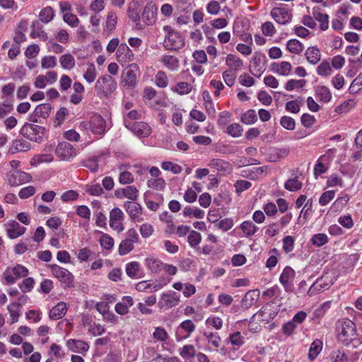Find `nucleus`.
Here are the masks:
<instances>
[{
  "mask_svg": "<svg viewBox=\"0 0 362 362\" xmlns=\"http://www.w3.org/2000/svg\"><path fill=\"white\" fill-rule=\"evenodd\" d=\"M327 276H322L318 278L315 282L310 287L308 293L310 296L315 295L323 290L327 289L331 285L334 284L332 279L327 280Z\"/></svg>",
  "mask_w": 362,
  "mask_h": 362,
  "instance_id": "f3484780",
  "label": "nucleus"
},
{
  "mask_svg": "<svg viewBox=\"0 0 362 362\" xmlns=\"http://www.w3.org/2000/svg\"><path fill=\"white\" fill-rule=\"evenodd\" d=\"M9 238L14 239L25 233L26 228L21 226L16 221H10L5 224Z\"/></svg>",
  "mask_w": 362,
  "mask_h": 362,
  "instance_id": "2eb2a0df",
  "label": "nucleus"
},
{
  "mask_svg": "<svg viewBox=\"0 0 362 362\" xmlns=\"http://www.w3.org/2000/svg\"><path fill=\"white\" fill-rule=\"evenodd\" d=\"M185 42L181 35L173 30L168 33L164 41V47L170 50H177L184 47Z\"/></svg>",
  "mask_w": 362,
  "mask_h": 362,
  "instance_id": "9d476101",
  "label": "nucleus"
},
{
  "mask_svg": "<svg viewBox=\"0 0 362 362\" xmlns=\"http://www.w3.org/2000/svg\"><path fill=\"white\" fill-rule=\"evenodd\" d=\"M322 349V342L320 339H316L313 341L310 345L309 353H308V358L311 361H313L316 358L317 355L320 354Z\"/></svg>",
  "mask_w": 362,
  "mask_h": 362,
  "instance_id": "c85d7f7f",
  "label": "nucleus"
},
{
  "mask_svg": "<svg viewBox=\"0 0 362 362\" xmlns=\"http://www.w3.org/2000/svg\"><path fill=\"white\" fill-rule=\"evenodd\" d=\"M54 160V156L52 153H41L34 156L30 162L32 165L42 163H51Z\"/></svg>",
  "mask_w": 362,
  "mask_h": 362,
  "instance_id": "4c0bfd02",
  "label": "nucleus"
},
{
  "mask_svg": "<svg viewBox=\"0 0 362 362\" xmlns=\"http://www.w3.org/2000/svg\"><path fill=\"white\" fill-rule=\"evenodd\" d=\"M196 325L194 322L190 320H186L182 322L178 329H181L187 332V334L184 337V338H187L190 336V334L195 330Z\"/></svg>",
  "mask_w": 362,
  "mask_h": 362,
  "instance_id": "49530a36",
  "label": "nucleus"
},
{
  "mask_svg": "<svg viewBox=\"0 0 362 362\" xmlns=\"http://www.w3.org/2000/svg\"><path fill=\"white\" fill-rule=\"evenodd\" d=\"M280 124L286 129L293 130L296 127L295 120L288 116H283L280 119Z\"/></svg>",
  "mask_w": 362,
  "mask_h": 362,
  "instance_id": "864d4df0",
  "label": "nucleus"
},
{
  "mask_svg": "<svg viewBox=\"0 0 362 362\" xmlns=\"http://www.w3.org/2000/svg\"><path fill=\"white\" fill-rule=\"evenodd\" d=\"M139 269V264L136 262H129L126 266V273L131 278L136 276Z\"/></svg>",
  "mask_w": 362,
  "mask_h": 362,
  "instance_id": "5fc2aeb1",
  "label": "nucleus"
},
{
  "mask_svg": "<svg viewBox=\"0 0 362 362\" xmlns=\"http://www.w3.org/2000/svg\"><path fill=\"white\" fill-rule=\"evenodd\" d=\"M313 18L320 23V27L322 30H326L329 25V16L320 12L319 7H315L313 9Z\"/></svg>",
  "mask_w": 362,
  "mask_h": 362,
  "instance_id": "5701e85b",
  "label": "nucleus"
},
{
  "mask_svg": "<svg viewBox=\"0 0 362 362\" xmlns=\"http://www.w3.org/2000/svg\"><path fill=\"white\" fill-rule=\"evenodd\" d=\"M179 302L180 295L173 291L169 293H163L158 304L160 308H170L176 306Z\"/></svg>",
  "mask_w": 362,
  "mask_h": 362,
  "instance_id": "a211bd4d",
  "label": "nucleus"
},
{
  "mask_svg": "<svg viewBox=\"0 0 362 362\" xmlns=\"http://www.w3.org/2000/svg\"><path fill=\"white\" fill-rule=\"evenodd\" d=\"M240 228L247 237L253 235L258 228L250 221H245L240 224Z\"/></svg>",
  "mask_w": 362,
  "mask_h": 362,
  "instance_id": "473e14b6",
  "label": "nucleus"
},
{
  "mask_svg": "<svg viewBox=\"0 0 362 362\" xmlns=\"http://www.w3.org/2000/svg\"><path fill=\"white\" fill-rule=\"evenodd\" d=\"M89 126L90 132L94 134L102 135L105 133L106 122L101 115L95 114L90 118Z\"/></svg>",
  "mask_w": 362,
  "mask_h": 362,
  "instance_id": "ddd939ff",
  "label": "nucleus"
},
{
  "mask_svg": "<svg viewBox=\"0 0 362 362\" xmlns=\"http://www.w3.org/2000/svg\"><path fill=\"white\" fill-rule=\"evenodd\" d=\"M59 62L62 68L71 70L75 66L76 61L71 54H65L60 57Z\"/></svg>",
  "mask_w": 362,
  "mask_h": 362,
  "instance_id": "c756f323",
  "label": "nucleus"
},
{
  "mask_svg": "<svg viewBox=\"0 0 362 362\" xmlns=\"http://www.w3.org/2000/svg\"><path fill=\"white\" fill-rule=\"evenodd\" d=\"M54 16V10L50 6H47L41 10L39 14L40 20L45 23L51 21Z\"/></svg>",
  "mask_w": 362,
  "mask_h": 362,
  "instance_id": "58836bf2",
  "label": "nucleus"
},
{
  "mask_svg": "<svg viewBox=\"0 0 362 362\" xmlns=\"http://www.w3.org/2000/svg\"><path fill=\"white\" fill-rule=\"evenodd\" d=\"M274 20L279 24H286L291 19V13L285 8L274 7L271 11Z\"/></svg>",
  "mask_w": 362,
  "mask_h": 362,
  "instance_id": "4468645a",
  "label": "nucleus"
},
{
  "mask_svg": "<svg viewBox=\"0 0 362 362\" xmlns=\"http://www.w3.org/2000/svg\"><path fill=\"white\" fill-rule=\"evenodd\" d=\"M257 120V116L255 110L250 109L241 116V122L246 124H254Z\"/></svg>",
  "mask_w": 362,
  "mask_h": 362,
  "instance_id": "79ce46f5",
  "label": "nucleus"
},
{
  "mask_svg": "<svg viewBox=\"0 0 362 362\" xmlns=\"http://www.w3.org/2000/svg\"><path fill=\"white\" fill-rule=\"evenodd\" d=\"M332 68L329 63L324 60L317 68V73L320 76H327L331 74Z\"/></svg>",
  "mask_w": 362,
  "mask_h": 362,
  "instance_id": "8fccbe9b",
  "label": "nucleus"
},
{
  "mask_svg": "<svg viewBox=\"0 0 362 362\" xmlns=\"http://www.w3.org/2000/svg\"><path fill=\"white\" fill-rule=\"evenodd\" d=\"M55 153L60 160L69 161L77 155V151L71 144L63 141L55 148Z\"/></svg>",
  "mask_w": 362,
  "mask_h": 362,
  "instance_id": "6e6552de",
  "label": "nucleus"
},
{
  "mask_svg": "<svg viewBox=\"0 0 362 362\" xmlns=\"http://www.w3.org/2000/svg\"><path fill=\"white\" fill-rule=\"evenodd\" d=\"M336 331L338 340L344 345L348 346L352 344L356 347L359 343L356 327L353 321L349 319L338 320L336 323Z\"/></svg>",
  "mask_w": 362,
  "mask_h": 362,
  "instance_id": "f257e3e1",
  "label": "nucleus"
},
{
  "mask_svg": "<svg viewBox=\"0 0 362 362\" xmlns=\"http://www.w3.org/2000/svg\"><path fill=\"white\" fill-rule=\"evenodd\" d=\"M257 291L252 290L247 292L241 300V308L244 310L250 308L258 299Z\"/></svg>",
  "mask_w": 362,
  "mask_h": 362,
  "instance_id": "4be33fe9",
  "label": "nucleus"
},
{
  "mask_svg": "<svg viewBox=\"0 0 362 362\" xmlns=\"http://www.w3.org/2000/svg\"><path fill=\"white\" fill-rule=\"evenodd\" d=\"M124 208L129 214L130 218L133 221H136L137 217H139L142 212L141 206L134 202H126L124 204Z\"/></svg>",
  "mask_w": 362,
  "mask_h": 362,
  "instance_id": "aec40b11",
  "label": "nucleus"
},
{
  "mask_svg": "<svg viewBox=\"0 0 362 362\" xmlns=\"http://www.w3.org/2000/svg\"><path fill=\"white\" fill-rule=\"evenodd\" d=\"M306 83V81L304 79L295 80L291 79L288 81L286 84L285 88L288 90H293L296 88H303Z\"/></svg>",
  "mask_w": 362,
  "mask_h": 362,
  "instance_id": "4d7b16f0",
  "label": "nucleus"
},
{
  "mask_svg": "<svg viewBox=\"0 0 362 362\" xmlns=\"http://www.w3.org/2000/svg\"><path fill=\"white\" fill-rule=\"evenodd\" d=\"M316 93L319 100L323 103H327L332 98L329 89L324 86H318L316 89Z\"/></svg>",
  "mask_w": 362,
  "mask_h": 362,
  "instance_id": "7c9ffc66",
  "label": "nucleus"
},
{
  "mask_svg": "<svg viewBox=\"0 0 362 362\" xmlns=\"http://www.w3.org/2000/svg\"><path fill=\"white\" fill-rule=\"evenodd\" d=\"M289 153V149L286 148H278L268 153L267 160L269 162H276L285 157Z\"/></svg>",
  "mask_w": 362,
  "mask_h": 362,
  "instance_id": "cd10ccee",
  "label": "nucleus"
},
{
  "mask_svg": "<svg viewBox=\"0 0 362 362\" xmlns=\"http://www.w3.org/2000/svg\"><path fill=\"white\" fill-rule=\"evenodd\" d=\"M276 315L277 310L274 303H267L262 306L258 312L252 315V319L253 320L257 317L260 322L267 324L272 320Z\"/></svg>",
  "mask_w": 362,
  "mask_h": 362,
  "instance_id": "1a4fd4ad",
  "label": "nucleus"
},
{
  "mask_svg": "<svg viewBox=\"0 0 362 362\" xmlns=\"http://www.w3.org/2000/svg\"><path fill=\"white\" fill-rule=\"evenodd\" d=\"M295 277V272L291 267H286L279 278L281 284L285 288H287L290 286V282Z\"/></svg>",
  "mask_w": 362,
  "mask_h": 362,
  "instance_id": "393cba45",
  "label": "nucleus"
},
{
  "mask_svg": "<svg viewBox=\"0 0 362 362\" xmlns=\"http://www.w3.org/2000/svg\"><path fill=\"white\" fill-rule=\"evenodd\" d=\"M153 337L158 341H165L169 336L164 328L158 327L155 329Z\"/></svg>",
  "mask_w": 362,
  "mask_h": 362,
  "instance_id": "338daca9",
  "label": "nucleus"
},
{
  "mask_svg": "<svg viewBox=\"0 0 362 362\" xmlns=\"http://www.w3.org/2000/svg\"><path fill=\"white\" fill-rule=\"evenodd\" d=\"M147 183L149 187L157 190H163L165 187V182L161 177L155 180H148Z\"/></svg>",
  "mask_w": 362,
  "mask_h": 362,
  "instance_id": "13d9d810",
  "label": "nucleus"
},
{
  "mask_svg": "<svg viewBox=\"0 0 362 362\" xmlns=\"http://www.w3.org/2000/svg\"><path fill=\"white\" fill-rule=\"evenodd\" d=\"M251 186L252 183L245 180H237L234 184L238 194H240L243 191L248 189Z\"/></svg>",
  "mask_w": 362,
  "mask_h": 362,
  "instance_id": "e2e57ef3",
  "label": "nucleus"
},
{
  "mask_svg": "<svg viewBox=\"0 0 362 362\" xmlns=\"http://www.w3.org/2000/svg\"><path fill=\"white\" fill-rule=\"evenodd\" d=\"M97 76V72L95 68V66L91 64L88 66L86 71L84 74V78L88 83H92L95 81Z\"/></svg>",
  "mask_w": 362,
  "mask_h": 362,
  "instance_id": "680f3d73",
  "label": "nucleus"
},
{
  "mask_svg": "<svg viewBox=\"0 0 362 362\" xmlns=\"http://www.w3.org/2000/svg\"><path fill=\"white\" fill-rule=\"evenodd\" d=\"M139 75V68L136 64H132L127 68L122 76V83L124 87L133 88L136 86Z\"/></svg>",
  "mask_w": 362,
  "mask_h": 362,
  "instance_id": "39448f33",
  "label": "nucleus"
},
{
  "mask_svg": "<svg viewBox=\"0 0 362 362\" xmlns=\"http://www.w3.org/2000/svg\"><path fill=\"white\" fill-rule=\"evenodd\" d=\"M272 66H276V73L282 76H288L292 69L291 64L288 62H281L279 64L273 63Z\"/></svg>",
  "mask_w": 362,
  "mask_h": 362,
  "instance_id": "c03bdc74",
  "label": "nucleus"
},
{
  "mask_svg": "<svg viewBox=\"0 0 362 362\" xmlns=\"http://www.w3.org/2000/svg\"><path fill=\"white\" fill-rule=\"evenodd\" d=\"M32 176L22 171H13L8 175V183L11 186H18L31 181Z\"/></svg>",
  "mask_w": 362,
  "mask_h": 362,
  "instance_id": "f8f14e48",
  "label": "nucleus"
},
{
  "mask_svg": "<svg viewBox=\"0 0 362 362\" xmlns=\"http://www.w3.org/2000/svg\"><path fill=\"white\" fill-rule=\"evenodd\" d=\"M303 184L298 180L297 176L294 178L288 179L284 184L286 189L290 192H296L300 190L302 188Z\"/></svg>",
  "mask_w": 362,
  "mask_h": 362,
  "instance_id": "c9c22d12",
  "label": "nucleus"
},
{
  "mask_svg": "<svg viewBox=\"0 0 362 362\" xmlns=\"http://www.w3.org/2000/svg\"><path fill=\"white\" fill-rule=\"evenodd\" d=\"M308 62L311 64H317L321 59L320 49L317 47H310L305 52Z\"/></svg>",
  "mask_w": 362,
  "mask_h": 362,
  "instance_id": "b1692460",
  "label": "nucleus"
},
{
  "mask_svg": "<svg viewBox=\"0 0 362 362\" xmlns=\"http://www.w3.org/2000/svg\"><path fill=\"white\" fill-rule=\"evenodd\" d=\"M100 243L102 247L110 250L113 247V239L107 234H103L100 238Z\"/></svg>",
  "mask_w": 362,
  "mask_h": 362,
  "instance_id": "69168bd1",
  "label": "nucleus"
},
{
  "mask_svg": "<svg viewBox=\"0 0 362 362\" xmlns=\"http://www.w3.org/2000/svg\"><path fill=\"white\" fill-rule=\"evenodd\" d=\"M335 192L334 190H329L325 192L319 199V203L322 206L327 205L332 199H334Z\"/></svg>",
  "mask_w": 362,
  "mask_h": 362,
  "instance_id": "774afa93",
  "label": "nucleus"
},
{
  "mask_svg": "<svg viewBox=\"0 0 362 362\" xmlns=\"http://www.w3.org/2000/svg\"><path fill=\"white\" fill-rule=\"evenodd\" d=\"M127 16L132 21L137 24L140 20V9L136 4H130L127 9Z\"/></svg>",
  "mask_w": 362,
  "mask_h": 362,
  "instance_id": "e433bc0d",
  "label": "nucleus"
},
{
  "mask_svg": "<svg viewBox=\"0 0 362 362\" xmlns=\"http://www.w3.org/2000/svg\"><path fill=\"white\" fill-rule=\"evenodd\" d=\"M226 132L233 137H238L242 134L243 128L237 123L232 124L227 127Z\"/></svg>",
  "mask_w": 362,
  "mask_h": 362,
  "instance_id": "bf43d9fd",
  "label": "nucleus"
},
{
  "mask_svg": "<svg viewBox=\"0 0 362 362\" xmlns=\"http://www.w3.org/2000/svg\"><path fill=\"white\" fill-rule=\"evenodd\" d=\"M226 64L228 66L230 71H235L240 69L243 62L238 57L229 54L226 58Z\"/></svg>",
  "mask_w": 362,
  "mask_h": 362,
  "instance_id": "a878e982",
  "label": "nucleus"
},
{
  "mask_svg": "<svg viewBox=\"0 0 362 362\" xmlns=\"http://www.w3.org/2000/svg\"><path fill=\"white\" fill-rule=\"evenodd\" d=\"M251 63L250 73L257 77H259L265 70V55L259 52H255Z\"/></svg>",
  "mask_w": 362,
  "mask_h": 362,
  "instance_id": "9b49d317",
  "label": "nucleus"
},
{
  "mask_svg": "<svg viewBox=\"0 0 362 362\" xmlns=\"http://www.w3.org/2000/svg\"><path fill=\"white\" fill-rule=\"evenodd\" d=\"M66 346L70 351L83 355H86L89 349V345L86 341L73 339L67 341Z\"/></svg>",
  "mask_w": 362,
  "mask_h": 362,
  "instance_id": "6ab92c4d",
  "label": "nucleus"
},
{
  "mask_svg": "<svg viewBox=\"0 0 362 362\" xmlns=\"http://www.w3.org/2000/svg\"><path fill=\"white\" fill-rule=\"evenodd\" d=\"M45 128L30 123H25L21 129L20 133L30 141L41 143L45 134Z\"/></svg>",
  "mask_w": 362,
  "mask_h": 362,
  "instance_id": "f03ea898",
  "label": "nucleus"
},
{
  "mask_svg": "<svg viewBox=\"0 0 362 362\" xmlns=\"http://www.w3.org/2000/svg\"><path fill=\"white\" fill-rule=\"evenodd\" d=\"M157 7L153 2L148 3L144 7L142 19L144 22L148 25H152L156 18Z\"/></svg>",
  "mask_w": 362,
  "mask_h": 362,
  "instance_id": "dca6fc26",
  "label": "nucleus"
},
{
  "mask_svg": "<svg viewBox=\"0 0 362 362\" xmlns=\"http://www.w3.org/2000/svg\"><path fill=\"white\" fill-rule=\"evenodd\" d=\"M123 197L129 199L132 201H135L139 196V190L134 186H127L125 188L122 189Z\"/></svg>",
  "mask_w": 362,
  "mask_h": 362,
  "instance_id": "a19ab883",
  "label": "nucleus"
},
{
  "mask_svg": "<svg viewBox=\"0 0 362 362\" xmlns=\"http://www.w3.org/2000/svg\"><path fill=\"white\" fill-rule=\"evenodd\" d=\"M146 262L148 267L152 272L158 273L163 270L164 263L161 261L153 258H147Z\"/></svg>",
  "mask_w": 362,
  "mask_h": 362,
  "instance_id": "37998d69",
  "label": "nucleus"
},
{
  "mask_svg": "<svg viewBox=\"0 0 362 362\" xmlns=\"http://www.w3.org/2000/svg\"><path fill=\"white\" fill-rule=\"evenodd\" d=\"M196 351L193 345H185L180 350V356L185 359L192 358L195 356Z\"/></svg>",
  "mask_w": 362,
  "mask_h": 362,
  "instance_id": "de8ad7c7",
  "label": "nucleus"
},
{
  "mask_svg": "<svg viewBox=\"0 0 362 362\" xmlns=\"http://www.w3.org/2000/svg\"><path fill=\"white\" fill-rule=\"evenodd\" d=\"M99 157L93 156L83 162V166L88 168L91 172L95 173L98 170Z\"/></svg>",
  "mask_w": 362,
  "mask_h": 362,
  "instance_id": "0e129e2a",
  "label": "nucleus"
},
{
  "mask_svg": "<svg viewBox=\"0 0 362 362\" xmlns=\"http://www.w3.org/2000/svg\"><path fill=\"white\" fill-rule=\"evenodd\" d=\"M69 114L68 110L62 107L56 113L54 120V127H59L65 119V117Z\"/></svg>",
  "mask_w": 362,
  "mask_h": 362,
  "instance_id": "09e8293b",
  "label": "nucleus"
},
{
  "mask_svg": "<svg viewBox=\"0 0 362 362\" xmlns=\"http://www.w3.org/2000/svg\"><path fill=\"white\" fill-rule=\"evenodd\" d=\"M187 240L191 247H195L200 243L202 235L199 232L192 230L188 235Z\"/></svg>",
  "mask_w": 362,
  "mask_h": 362,
  "instance_id": "3c124183",
  "label": "nucleus"
},
{
  "mask_svg": "<svg viewBox=\"0 0 362 362\" xmlns=\"http://www.w3.org/2000/svg\"><path fill=\"white\" fill-rule=\"evenodd\" d=\"M286 47L290 52L296 54H300L303 49V45L296 39L288 40L287 42Z\"/></svg>",
  "mask_w": 362,
  "mask_h": 362,
  "instance_id": "f704fd0d",
  "label": "nucleus"
},
{
  "mask_svg": "<svg viewBox=\"0 0 362 362\" xmlns=\"http://www.w3.org/2000/svg\"><path fill=\"white\" fill-rule=\"evenodd\" d=\"M155 80L156 85L160 88H165L168 86V80L167 76L162 71H159L157 72L155 77Z\"/></svg>",
  "mask_w": 362,
  "mask_h": 362,
  "instance_id": "052dcab7",
  "label": "nucleus"
},
{
  "mask_svg": "<svg viewBox=\"0 0 362 362\" xmlns=\"http://www.w3.org/2000/svg\"><path fill=\"white\" fill-rule=\"evenodd\" d=\"M162 62L169 69L174 71L179 66V60L177 57L171 55H165L162 59Z\"/></svg>",
  "mask_w": 362,
  "mask_h": 362,
  "instance_id": "ea45409f",
  "label": "nucleus"
},
{
  "mask_svg": "<svg viewBox=\"0 0 362 362\" xmlns=\"http://www.w3.org/2000/svg\"><path fill=\"white\" fill-rule=\"evenodd\" d=\"M328 241L327 236L324 233H317L313 236L311 242L313 245L320 247L324 245Z\"/></svg>",
  "mask_w": 362,
  "mask_h": 362,
  "instance_id": "6e6d98bb",
  "label": "nucleus"
},
{
  "mask_svg": "<svg viewBox=\"0 0 362 362\" xmlns=\"http://www.w3.org/2000/svg\"><path fill=\"white\" fill-rule=\"evenodd\" d=\"M28 274V269L21 264H16L13 267H8L3 274L4 279L8 284L15 283L16 280L25 277Z\"/></svg>",
  "mask_w": 362,
  "mask_h": 362,
  "instance_id": "423d86ee",
  "label": "nucleus"
},
{
  "mask_svg": "<svg viewBox=\"0 0 362 362\" xmlns=\"http://www.w3.org/2000/svg\"><path fill=\"white\" fill-rule=\"evenodd\" d=\"M117 58L122 59L124 61H132L133 57V52L129 49V47L127 45V44H121L119 45L117 50Z\"/></svg>",
  "mask_w": 362,
  "mask_h": 362,
  "instance_id": "bb28decb",
  "label": "nucleus"
},
{
  "mask_svg": "<svg viewBox=\"0 0 362 362\" xmlns=\"http://www.w3.org/2000/svg\"><path fill=\"white\" fill-rule=\"evenodd\" d=\"M51 110L52 106L50 104L42 103L38 105L34 111L35 112V115H39V117L46 119L49 117Z\"/></svg>",
  "mask_w": 362,
  "mask_h": 362,
  "instance_id": "2f4dec72",
  "label": "nucleus"
},
{
  "mask_svg": "<svg viewBox=\"0 0 362 362\" xmlns=\"http://www.w3.org/2000/svg\"><path fill=\"white\" fill-rule=\"evenodd\" d=\"M192 90V86L187 82H179L172 90L177 93L180 95L188 94Z\"/></svg>",
  "mask_w": 362,
  "mask_h": 362,
  "instance_id": "a18cd8bd",
  "label": "nucleus"
},
{
  "mask_svg": "<svg viewBox=\"0 0 362 362\" xmlns=\"http://www.w3.org/2000/svg\"><path fill=\"white\" fill-rule=\"evenodd\" d=\"M124 126L138 137H148L151 132L150 126L144 122H132L124 118Z\"/></svg>",
  "mask_w": 362,
  "mask_h": 362,
  "instance_id": "20e7f679",
  "label": "nucleus"
},
{
  "mask_svg": "<svg viewBox=\"0 0 362 362\" xmlns=\"http://www.w3.org/2000/svg\"><path fill=\"white\" fill-rule=\"evenodd\" d=\"M53 275L58 279L59 281L64 284V287L74 286V276L66 269H64L57 264L49 265Z\"/></svg>",
  "mask_w": 362,
  "mask_h": 362,
  "instance_id": "0eeeda50",
  "label": "nucleus"
},
{
  "mask_svg": "<svg viewBox=\"0 0 362 362\" xmlns=\"http://www.w3.org/2000/svg\"><path fill=\"white\" fill-rule=\"evenodd\" d=\"M116 86L117 83L112 76L104 75L98 78L95 88L98 95L107 96L115 91Z\"/></svg>",
  "mask_w": 362,
  "mask_h": 362,
  "instance_id": "7ed1b4c3",
  "label": "nucleus"
},
{
  "mask_svg": "<svg viewBox=\"0 0 362 362\" xmlns=\"http://www.w3.org/2000/svg\"><path fill=\"white\" fill-rule=\"evenodd\" d=\"M67 307L64 302H59L49 310V317L57 320L62 318L66 313Z\"/></svg>",
  "mask_w": 362,
  "mask_h": 362,
  "instance_id": "412c9836",
  "label": "nucleus"
},
{
  "mask_svg": "<svg viewBox=\"0 0 362 362\" xmlns=\"http://www.w3.org/2000/svg\"><path fill=\"white\" fill-rule=\"evenodd\" d=\"M30 148V145L26 141L22 139L15 140L10 151L11 153L16 151H27Z\"/></svg>",
  "mask_w": 362,
  "mask_h": 362,
  "instance_id": "72a5a7b5",
  "label": "nucleus"
},
{
  "mask_svg": "<svg viewBox=\"0 0 362 362\" xmlns=\"http://www.w3.org/2000/svg\"><path fill=\"white\" fill-rule=\"evenodd\" d=\"M134 249V244L127 240H122L119 246V254L125 255L129 253Z\"/></svg>",
  "mask_w": 362,
  "mask_h": 362,
  "instance_id": "603ef678",
  "label": "nucleus"
}]
</instances>
